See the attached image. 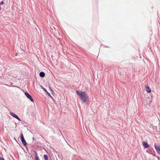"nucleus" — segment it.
<instances>
[{"instance_id":"nucleus-1","label":"nucleus","mask_w":160,"mask_h":160,"mask_svg":"<svg viewBox=\"0 0 160 160\" xmlns=\"http://www.w3.org/2000/svg\"><path fill=\"white\" fill-rule=\"evenodd\" d=\"M147 152L150 154H152L154 156H155V153L154 150L152 148H149L146 150Z\"/></svg>"},{"instance_id":"nucleus-2","label":"nucleus","mask_w":160,"mask_h":160,"mask_svg":"<svg viewBox=\"0 0 160 160\" xmlns=\"http://www.w3.org/2000/svg\"><path fill=\"white\" fill-rule=\"evenodd\" d=\"M76 93L80 98H81L82 97H83L84 96L86 95V94L85 92L81 91H76Z\"/></svg>"},{"instance_id":"nucleus-3","label":"nucleus","mask_w":160,"mask_h":160,"mask_svg":"<svg viewBox=\"0 0 160 160\" xmlns=\"http://www.w3.org/2000/svg\"><path fill=\"white\" fill-rule=\"evenodd\" d=\"M25 94L27 98L29 99L32 102H34V100L32 97V96L28 93L27 92H25Z\"/></svg>"},{"instance_id":"nucleus-4","label":"nucleus","mask_w":160,"mask_h":160,"mask_svg":"<svg viewBox=\"0 0 160 160\" xmlns=\"http://www.w3.org/2000/svg\"><path fill=\"white\" fill-rule=\"evenodd\" d=\"M21 140L22 142V143L24 146H26L27 145V142H26L23 136L22 133L21 135Z\"/></svg>"},{"instance_id":"nucleus-5","label":"nucleus","mask_w":160,"mask_h":160,"mask_svg":"<svg viewBox=\"0 0 160 160\" xmlns=\"http://www.w3.org/2000/svg\"><path fill=\"white\" fill-rule=\"evenodd\" d=\"M155 148L158 153L160 154V144H154Z\"/></svg>"},{"instance_id":"nucleus-6","label":"nucleus","mask_w":160,"mask_h":160,"mask_svg":"<svg viewBox=\"0 0 160 160\" xmlns=\"http://www.w3.org/2000/svg\"><path fill=\"white\" fill-rule=\"evenodd\" d=\"M10 114L13 117L17 119L18 121H21V119L18 117V116L16 115L14 113L12 112H10Z\"/></svg>"},{"instance_id":"nucleus-7","label":"nucleus","mask_w":160,"mask_h":160,"mask_svg":"<svg viewBox=\"0 0 160 160\" xmlns=\"http://www.w3.org/2000/svg\"><path fill=\"white\" fill-rule=\"evenodd\" d=\"M88 98V97L86 95H86L84 96L83 97H82L80 98L81 99L83 102H85Z\"/></svg>"},{"instance_id":"nucleus-8","label":"nucleus","mask_w":160,"mask_h":160,"mask_svg":"<svg viewBox=\"0 0 160 160\" xmlns=\"http://www.w3.org/2000/svg\"><path fill=\"white\" fill-rule=\"evenodd\" d=\"M142 144L144 147L146 148H148L149 147V145L145 142H142Z\"/></svg>"},{"instance_id":"nucleus-9","label":"nucleus","mask_w":160,"mask_h":160,"mask_svg":"<svg viewBox=\"0 0 160 160\" xmlns=\"http://www.w3.org/2000/svg\"><path fill=\"white\" fill-rule=\"evenodd\" d=\"M34 155H35V160H40L37 152L34 151Z\"/></svg>"},{"instance_id":"nucleus-10","label":"nucleus","mask_w":160,"mask_h":160,"mask_svg":"<svg viewBox=\"0 0 160 160\" xmlns=\"http://www.w3.org/2000/svg\"><path fill=\"white\" fill-rule=\"evenodd\" d=\"M41 87H42V89H43V90L45 92L47 93V94L49 96L51 97V96L50 94L47 91L46 89L45 88H43L42 86H41Z\"/></svg>"},{"instance_id":"nucleus-11","label":"nucleus","mask_w":160,"mask_h":160,"mask_svg":"<svg viewBox=\"0 0 160 160\" xmlns=\"http://www.w3.org/2000/svg\"><path fill=\"white\" fill-rule=\"evenodd\" d=\"M146 90L147 91V92H151V90L150 88L148 86H147L146 87Z\"/></svg>"},{"instance_id":"nucleus-12","label":"nucleus","mask_w":160,"mask_h":160,"mask_svg":"<svg viewBox=\"0 0 160 160\" xmlns=\"http://www.w3.org/2000/svg\"><path fill=\"white\" fill-rule=\"evenodd\" d=\"M39 76L42 78L44 77L45 76V73L43 72H41L39 73Z\"/></svg>"},{"instance_id":"nucleus-13","label":"nucleus","mask_w":160,"mask_h":160,"mask_svg":"<svg viewBox=\"0 0 160 160\" xmlns=\"http://www.w3.org/2000/svg\"><path fill=\"white\" fill-rule=\"evenodd\" d=\"M44 158L45 160H48V158L47 155L44 154Z\"/></svg>"},{"instance_id":"nucleus-14","label":"nucleus","mask_w":160,"mask_h":160,"mask_svg":"<svg viewBox=\"0 0 160 160\" xmlns=\"http://www.w3.org/2000/svg\"><path fill=\"white\" fill-rule=\"evenodd\" d=\"M0 160H5L4 158L0 157Z\"/></svg>"},{"instance_id":"nucleus-15","label":"nucleus","mask_w":160,"mask_h":160,"mask_svg":"<svg viewBox=\"0 0 160 160\" xmlns=\"http://www.w3.org/2000/svg\"><path fill=\"white\" fill-rule=\"evenodd\" d=\"M3 3H4L3 2V1H2V2H1L0 4H2H2H3Z\"/></svg>"},{"instance_id":"nucleus-16","label":"nucleus","mask_w":160,"mask_h":160,"mask_svg":"<svg viewBox=\"0 0 160 160\" xmlns=\"http://www.w3.org/2000/svg\"><path fill=\"white\" fill-rule=\"evenodd\" d=\"M158 160H160V158H159V157H158Z\"/></svg>"},{"instance_id":"nucleus-17","label":"nucleus","mask_w":160,"mask_h":160,"mask_svg":"<svg viewBox=\"0 0 160 160\" xmlns=\"http://www.w3.org/2000/svg\"><path fill=\"white\" fill-rule=\"evenodd\" d=\"M1 10V6H0V10Z\"/></svg>"},{"instance_id":"nucleus-18","label":"nucleus","mask_w":160,"mask_h":160,"mask_svg":"<svg viewBox=\"0 0 160 160\" xmlns=\"http://www.w3.org/2000/svg\"><path fill=\"white\" fill-rule=\"evenodd\" d=\"M32 139L33 140H34L35 139L34 138H33Z\"/></svg>"},{"instance_id":"nucleus-19","label":"nucleus","mask_w":160,"mask_h":160,"mask_svg":"<svg viewBox=\"0 0 160 160\" xmlns=\"http://www.w3.org/2000/svg\"><path fill=\"white\" fill-rule=\"evenodd\" d=\"M69 145V146H70H70V145Z\"/></svg>"}]
</instances>
